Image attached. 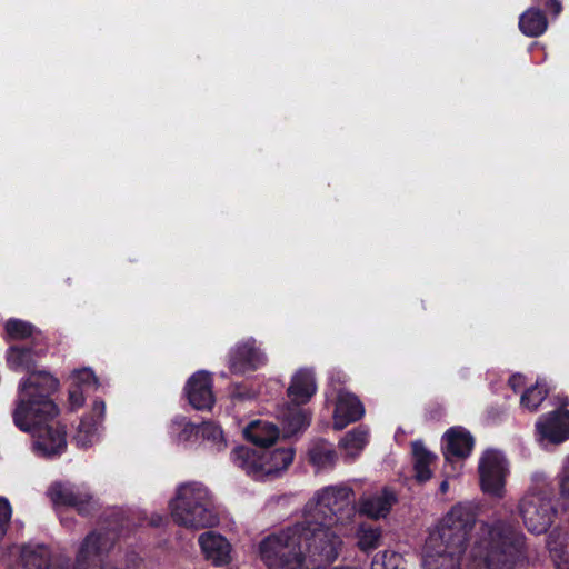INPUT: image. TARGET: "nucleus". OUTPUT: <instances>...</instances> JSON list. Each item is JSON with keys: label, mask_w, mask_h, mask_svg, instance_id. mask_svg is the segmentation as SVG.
Wrapping results in <instances>:
<instances>
[{"label": "nucleus", "mask_w": 569, "mask_h": 569, "mask_svg": "<svg viewBox=\"0 0 569 569\" xmlns=\"http://www.w3.org/2000/svg\"><path fill=\"white\" fill-rule=\"evenodd\" d=\"M478 472L481 490L496 500L498 449L483 452ZM470 540L472 543L466 569H498V508L495 501L455 505L429 536L427 545L438 557H448L452 565H458Z\"/></svg>", "instance_id": "nucleus-1"}, {"label": "nucleus", "mask_w": 569, "mask_h": 569, "mask_svg": "<svg viewBox=\"0 0 569 569\" xmlns=\"http://www.w3.org/2000/svg\"><path fill=\"white\" fill-rule=\"evenodd\" d=\"M43 346L24 343L10 346L7 362L14 371H27L18 386V397L12 420L22 432L33 437L34 452L42 458L60 457L67 450V427L56 420L60 413L52 395L58 390L59 380L44 370H36V358L48 351Z\"/></svg>", "instance_id": "nucleus-2"}, {"label": "nucleus", "mask_w": 569, "mask_h": 569, "mask_svg": "<svg viewBox=\"0 0 569 569\" xmlns=\"http://www.w3.org/2000/svg\"><path fill=\"white\" fill-rule=\"evenodd\" d=\"M339 551L325 545L301 521L269 533L258 543V556L267 569H321Z\"/></svg>", "instance_id": "nucleus-3"}, {"label": "nucleus", "mask_w": 569, "mask_h": 569, "mask_svg": "<svg viewBox=\"0 0 569 569\" xmlns=\"http://www.w3.org/2000/svg\"><path fill=\"white\" fill-rule=\"evenodd\" d=\"M352 493V489L343 486L323 488L316 493L312 501L307 503L306 512L301 520L320 542L335 547L337 550L341 540L332 530V526L343 522L353 516Z\"/></svg>", "instance_id": "nucleus-4"}, {"label": "nucleus", "mask_w": 569, "mask_h": 569, "mask_svg": "<svg viewBox=\"0 0 569 569\" xmlns=\"http://www.w3.org/2000/svg\"><path fill=\"white\" fill-rule=\"evenodd\" d=\"M170 509L173 521L188 529L211 528L219 522L210 492L201 483L181 485Z\"/></svg>", "instance_id": "nucleus-5"}, {"label": "nucleus", "mask_w": 569, "mask_h": 569, "mask_svg": "<svg viewBox=\"0 0 569 569\" xmlns=\"http://www.w3.org/2000/svg\"><path fill=\"white\" fill-rule=\"evenodd\" d=\"M518 508L525 526L536 535L546 532L557 513L551 498L542 492L527 493L520 500Z\"/></svg>", "instance_id": "nucleus-6"}, {"label": "nucleus", "mask_w": 569, "mask_h": 569, "mask_svg": "<svg viewBox=\"0 0 569 569\" xmlns=\"http://www.w3.org/2000/svg\"><path fill=\"white\" fill-rule=\"evenodd\" d=\"M49 496L54 505L72 507L82 517H89L97 510L92 495L76 486L56 482L49 488Z\"/></svg>", "instance_id": "nucleus-7"}, {"label": "nucleus", "mask_w": 569, "mask_h": 569, "mask_svg": "<svg viewBox=\"0 0 569 569\" xmlns=\"http://www.w3.org/2000/svg\"><path fill=\"white\" fill-rule=\"evenodd\" d=\"M266 362V355L257 347V342L252 338L238 342L228 353L229 370L233 375L254 371Z\"/></svg>", "instance_id": "nucleus-8"}, {"label": "nucleus", "mask_w": 569, "mask_h": 569, "mask_svg": "<svg viewBox=\"0 0 569 569\" xmlns=\"http://www.w3.org/2000/svg\"><path fill=\"white\" fill-rule=\"evenodd\" d=\"M475 447V438L461 426L450 427L442 436L441 451L448 462L467 459Z\"/></svg>", "instance_id": "nucleus-9"}, {"label": "nucleus", "mask_w": 569, "mask_h": 569, "mask_svg": "<svg viewBox=\"0 0 569 569\" xmlns=\"http://www.w3.org/2000/svg\"><path fill=\"white\" fill-rule=\"evenodd\" d=\"M213 380L208 371L199 370L187 381L184 392L189 403L197 410H210L216 398L213 395Z\"/></svg>", "instance_id": "nucleus-10"}, {"label": "nucleus", "mask_w": 569, "mask_h": 569, "mask_svg": "<svg viewBox=\"0 0 569 569\" xmlns=\"http://www.w3.org/2000/svg\"><path fill=\"white\" fill-rule=\"evenodd\" d=\"M526 562L523 535L519 531L500 532V569L523 568Z\"/></svg>", "instance_id": "nucleus-11"}, {"label": "nucleus", "mask_w": 569, "mask_h": 569, "mask_svg": "<svg viewBox=\"0 0 569 569\" xmlns=\"http://www.w3.org/2000/svg\"><path fill=\"white\" fill-rule=\"evenodd\" d=\"M539 435L552 443L569 439V410H553L542 416L536 423Z\"/></svg>", "instance_id": "nucleus-12"}, {"label": "nucleus", "mask_w": 569, "mask_h": 569, "mask_svg": "<svg viewBox=\"0 0 569 569\" xmlns=\"http://www.w3.org/2000/svg\"><path fill=\"white\" fill-rule=\"evenodd\" d=\"M199 546L204 558L214 567L227 566L231 561V545L220 533L206 531L199 536Z\"/></svg>", "instance_id": "nucleus-13"}, {"label": "nucleus", "mask_w": 569, "mask_h": 569, "mask_svg": "<svg viewBox=\"0 0 569 569\" xmlns=\"http://www.w3.org/2000/svg\"><path fill=\"white\" fill-rule=\"evenodd\" d=\"M365 415V407L359 398L351 392H340L333 412V426L341 430L349 423L360 420Z\"/></svg>", "instance_id": "nucleus-14"}, {"label": "nucleus", "mask_w": 569, "mask_h": 569, "mask_svg": "<svg viewBox=\"0 0 569 569\" xmlns=\"http://www.w3.org/2000/svg\"><path fill=\"white\" fill-rule=\"evenodd\" d=\"M106 403L101 399L93 401L90 413L84 415L78 426L74 440L80 447H88L92 442V438L97 432L98 426L104 418Z\"/></svg>", "instance_id": "nucleus-15"}, {"label": "nucleus", "mask_w": 569, "mask_h": 569, "mask_svg": "<svg viewBox=\"0 0 569 569\" xmlns=\"http://www.w3.org/2000/svg\"><path fill=\"white\" fill-rule=\"evenodd\" d=\"M397 501L395 491L385 487L379 493L361 499L360 512L371 519L386 518Z\"/></svg>", "instance_id": "nucleus-16"}, {"label": "nucleus", "mask_w": 569, "mask_h": 569, "mask_svg": "<svg viewBox=\"0 0 569 569\" xmlns=\"http://www.w3.org/2000/svg\"><path fill=\"white\" fill-rule=\"evenodd\" d=\"M261 451V477L277 476L286 470L295 459V449L291 447L267 448Z\"/></svg>", "instance_id": "nucleus-17"}, {"label": "nucleus", "mask_w": 569, "mask_h": 569, "mask_svg": "<svg viewBox=\"0 0 569 569\" xmlns=\"http://www.w3.org/2000/svg\"><path fill=\"white\" fill-rule=\"evenodd\" d=\"M6 340H27V343L43 346L48 342L46 335L29 321L10 318L4 323Z\"/></svg>", "instance_id": "nucleus-18"}, {"label": "nucleus", "mask_w": 569, "mask_h": 569, "mask_svg": "<svg viewBox=\"0 0 569 569\" xmlns=\"http://www.w3.org/2000/svg\"><path fill=\"white\" fill-rule=\"evenodd\" d=\"M316 391L313 373L310 370L300 369L292 376L287 393L293 405H305L309 402Z\"/></svg>", "instance_id": "nucleus-19"}, {"label": "nucleus", "mask_w": 569, "mask_h": 569, "mask_svg": "<svg viewBox=\"0 0 569 569\" xmlns=\"http://www.w3.org/2000/svg\"><path fill=\"white\" fill-rule=\"evenodd\" d=\"M231 460L248 476L261 478V451L248 446H238L231 451Z\"/></svg>", "instance_id": "nucleus-20"}, {"label": "nucleus", "mask_w": 569, "mask_h": 569, "mask_svg": "<svg viewBox=\"0 0 569 569\" xmlns=\"http://www.w3.org/2000/svg\"><path fill=\"white\" fill-rule=\"evenodd\" d=\"M411 448L415 478L417 482L425 483L432 477L430 465L437 459V456L429 451L421 441H413Z\"/></svg>", "instance_id": "nucleus-21"}, {"label": "nucleus", "mask_w": 569, "mask_h": 569, "mask_svg": "<svg viewBox=\"0 0 569 569\" xmlns=\"http://www.w3.org/2000/svg\"><path fill=\"white\" fill-rule=\"evenodd\" d=\"M244 435L250 442L258 447L257 449H267L272 447L279 438V429L269 422H251Z\"/></svg>", "instance_id": "nucleus-22"}, {"label": "nucleus", "mask_w": 569, "mask_h": 569, "mask_svg": "<svg viewBox=\"0 0 569 569\" xmlns=\"http://www.w3.org/2000/svg\"><path fill=\"white\" fill-rule=\"evenodd\" d=\"M311 421V413L309 410L303 409L300 405L289 407L283 412L282 430L286 437H293L297 433L307 429Z\"/></svg>", "instance_id": "nucleus-23"}, {"label": "nucleus", "mask_w": 569, "mask_h": 569, "mask_svg": "<svg viewBox=\"0 0 569 569\" xmlns=\"http://www.w3.org/2000/svg\"><path fill=\"white\" fill-rule=\"evenodd\" d=\"M547 27L548 21L545 13L537 8H530L520 16L519 28L528 37L542 34Z\"/></svg>", "instance_id": "nucleus-24"}, {"label": "nucleus", "mask_w": 569, "mask_h": 569, "mask_svg": "<svg viewBox=\"0 0 569 569\" xmlns=\"http://www.w3.org/2000/svg\"><path fill=\"white\" fill-rule=\"evenodd\" d=\"M308 456L310 463L318 468L332 466L337 458L335 449L326 441L315 443L309 449Z\"/></svg>", "instance_id": "nucleus-25"}, {"label": "nucleus", "mask_w": 569, "mask_h": 569, "mask_svg": "<svg viewBox=\"0 0 569 569\" xmlns=\"http://www.w3.org/2000/svg\"><path fill=\"white\" fill-rule=\"evenodd\" d=\"M549 393L545 381L538 380L533 386L527 388L521 396V405L529 411H536Z\"/></svg>", "instance_id": "nucleus-26"}, {"label": "nucleus", "mask_w": 569, "mask_h": 569, "mask_svg": "<svg viewBox=\"0 0 569 569\" xmlns=\"http://www.w3.org/2000/svg\"><path fill=\"white\" fill-rule=\"evenodd\" d=\"M382 537L381 529L379 527H366L361 526L358 531V547L363 552H371L377 549L380 545Z\"/></svg>", "instance_id": "nucleus-27"}, {"label": "nucleus", "mask_w": 569, "mask_h": 569, "mask_svg": "<svg viewBox=\"0 0 569 569\" xmlns=\"http://www.w3.org/2000/svg\"><path fill=\"white\" fill-rule=\"evenodd\" d=\"M371 569H406V560L400 553L386 550L373 557Z\"/></svg>", "instance_id": "nucleus-28"}, {"label": "nucleus", "mask_w": 569, "mask_h": 569, "mask_svg": "<svg viewBox=\"0 0 569 569\" xmlns=\"http://www.w3.org/2000/svg\"><path fill=\"white\" fill-rule=\"evenodd\" d=\"M368 442L367 428L359 426L348 431L341 439L340 445L346 449H362Z\"/></svg>", "instance_id": "nucleus-29"}, {"label": "nucleus", "mask_w": 569, "mask_h": 569, "mask_svg": "<svg viewBox=\"0 0 569 569\" xmlns=\"http://www.w3.org/2000/svg\"><path fill=\"white\" fill-rule=\"evenodd\" d=\"M200 435L204 440L211 441L214 443L218 449H221L224 446V439L221 428L212 421H204L200 425Z\"/></svg>", "instance_id": "nucleus-30"}, {"label": "nucleus", "mask_w": 569, "mask_h": 569, "mask_svg": "<svg viewBox=\"0 0 569 569\" xmlns=\"http://www.w3.org/2000/svg\"><path fill=\"white\" fill-rule=\"evenodd\" d=\"M565 541L566 535L560 531H552L548 536L547 547L555 561L562 559L565 551Z\"/></svg>", "instance_id": "nucleus-31"}, {"label": "nucleus", "mask_w": 569, "mask_h": 569, "mask_svg": "<svg viewBox=\"0 0 569 569\" xmlns=\"http://www.w3.org/2000/svg\"><path fill=\"white\" fill-rule=\"evenodd\" d=\"M12 516V508L6 497H0V542L6 536Z\"/></svg>", "instance_id": "nucleus-32"}, {"label": "nucleus", "mask_w": 569, "mask_h": 569, "mask_svg": "<svg viewBox=\"0 0 569 569\" xmlns=\"http://www.w3.org/2000/svg\"><path fill=\"white\" fill-rule=\"evenodd\" d=\"M68 401H69L70 409L72 411L78 410L79 408H81L83 406L84 395H83L82 386L76 385L70 388Z\"/></svg>", "instance_id": "nucleus-33"}, {"label": "nucleus", "mask_w": 569, "mask_h": 569, "mask_svg": "<svg viewBox=\"0 0 569 569\" xmlns=\"http://www.w3.org/2000/svg\"><path fill=\"white\" fill-rule=\"evenodd\" d=\"M200 425H196L192 422H186L181 431L179 432L180 441H191L193 438H198L200 435Z\"/></svg>", "instance_id": "nucleus-34"}, {"label": "nucleus", "mask_w": 569, "mask_h": 569, "mask_svg": "<svg viewBox=\"0 0 569 569\" xmlns=\"http://www.w3.org/2000/svg\"><path fill=\"white\" fill-rule=\"evenodd\" d=\"M77 379L81 385L90 386L93 385L96 388L98 387V378L91 369H83L78 372Z\"/></svg>", "instance_id": "nucleus-35"}, {"label": "nucleus", "mask_w": 569, "mask_h": 569, "mask_svg": "<svg viewBox=\"0 0 569 569\" xmlns=\"http://www.w3.org/2000/svg\"><path fill=\"white\" fill-rule=\"evenodd\" d=\"M94 532L97 535L106 536L112 541V546L102 552L101 560L99 561L100 568L104 569L103 568L104 558L107 557L108 552L114 547L116 541L119 539L120 533L117 530L106 531V532H102V531H94Z\"/></svg>", "instance_id": "nucleus-36"}, {"label": "nucleus", "mask_w": 569, "mask_h": 569, "mask_svg": "<svg viewBox=\"0 0 569 569\" xmlns=\"http://www.w3.org/2000/svg\"><path fill=\"white\" fill-rule=\"evenodd\" d=\"M508 385L515 392H518L525 386V377L522 375H513L509 379Z\"/></svg>", "instance_id": "nucleus-37"}, {"label": "nucleus", "mask_w": 569, "mask_h": 569, "mask_svg": "<svg viewBox=\"0 0 569 569\" xmlns=\"http://www.w3.org/2000/svg\"><path fill=\"white\" fill-rule=\"evenodd\" d=\"M538 2H542L543 6L551 10L555 14H559L562 7L559 0H537Z\"/></svg>", "instance_id": "nucleus-38"}, {"label": "nucleus", "mask_w": 569, "mask_h": 569, "mask_svg": "<svg viewBox=\"0 0 569 569\" xmlns=\"http://www.w3.org/2000/svg\"><path fill=\"white\" fill-rule=\"evenodd\" d=\"M232 398L244 400L251 398V395L249 391H242L241 386L237 385L232 391Z\"/></svg>", "instance_id": "nucleus-39"}, {"label": "nucleus", "mask_w": 569, "mask_h": 569, "mask_svg": "<svg viewBox=\"0 0 569 569\" xmlns=\"http://www.w3.org/2000/svg\"><path fill=\"white\" fill-rule=\"evenodd\" d=\"M557 406L558 410H566L565 408L569 406V399L567 397H557Z\"/></svg>", "instance_id": "nucleus-40"}, {"label": "nucleus", "mask_w": 569, "mask_h": 569, "mask_svg": "<svg viewBox=\"0 0 569 569\" xmlns=\"http://www.w3.org/2000/svg\"><path fill=\"white\" fill-rule=\"evenodd\" d=\"M556 566L558 569H569V559L568 558H563L562 559H559V560H556Z\"/></svg>", "instance_id": "nucleus-41"}, {"label": "nucleus", "mask_w": 569, "mask_h": 569, "mask_svg": "<svg viewBox=\"0 0 569 569\" xmlns=\"http://www.w3.org/2000/svg\"><path fill=\"white\" fill-rule=\"evenodd\" d=\"M500 483L502 482V478L508 473V469L505 466V461L500 458Z\"/></svg>", "instance_id": "nucleus-42"}, {"label": "nucleus", "mask_w": 569, "mask_h": 569, "mask_svg": "<svg viewBox=\"0 0 569 569\" xmlns=\"http://www.w3.org/2000/svg\"><path fill=\"white\" fill-rule=\"evenodd\" d=\"M448 490H449V482H448V480H443L439 486V491H440V493L446 495L448 492Z\"/></svg>", "instance_id": "nucleus-43"}, {"label": "nucleus", "mask_w": 569, "mask_h": 569, "mask_svg": "<svg viewBox=\"0 0 569 569\" xmlns=\"http://www.w3.org/2000/svg\"><path fill=\"white\" fill-rule=\"evenodd\" d=\"M161 521H162V518L160 516H157V518H152L151 525L154 527H158V526H160Z\"/></svg>", "instance_id": "nucleus-44"}, {"label": "nucleus", "mask_w": 569, "mask_h": 569, "mask_svg": "<svg viewBox=\"0 0 569 569\" xmlns=\"http://www.w3.org/2000/svg\"><path fill=\"white\" fill-rule=\"evenodd\" d=\"M333 569H357L355 567H337V568H333Z\"/></svg>", "instance_id": "nucleus-45"}]
</instances>
